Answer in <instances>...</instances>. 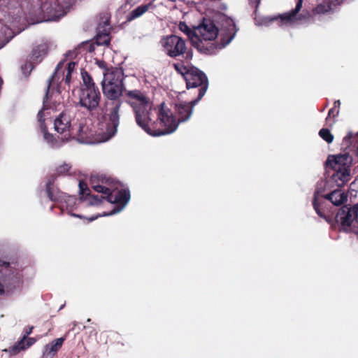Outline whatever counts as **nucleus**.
<instances>
[{
    "label": "nucleus",
    "instance_id": "28",
    "mask_svg": "<svg viewBox=\"0 0 358 358\" xmlns=\"http://www.w3.org/2000/svg\"><path fill=\"white\" fill-rule=\"evenodd\" d=\"M320 136L328 143H330L334 140V136L331 134L328 129H322L319 131Z\"/></svg>",
    "mask_w": 358,
    "mask_h": 358
},
{
    "label": "nucleus",
    "instance_id": "3",
    "mask_svg": "<svg viewBox=\"0 0 358 358\" xmlns=\"http://www.w3.org/2000/svg\"><path fill=\"white\" fill-rule=\"evenodd\" d=\"M220 43L215 42L219 35V29L215 23L210 19L204 18L199 24L196 27V36L199 39V43L202 48L194 46L199 52L213 55L217 50L222 49L229 44L237 32V29L234 20L226 15L220 17Z\"/></svg>",
    "mask_w": 358,
    "mask_h": 358
},
{
    "label": "nucleus",
    "instance_id": "12",
    "mask_svg": "<svg viewBox=\"0 0 358 358\" xmlns=\"http://www.w3.org/2000/svg\"><path fill=\"white\" fill-rule=\"evenodd\" d=\"M64 62L61 61L55 68L52 77L48 81L47 92L43 100V110H46V101L49 96L50 90H56L59 93L62 84H65Z\"/></svg>",
    "mask_w": 358,
    "mask_h": 358
},
{
    "label": "nucleus",
    "instance_id": "4",
    "mask_svg": "<svg viewBox=\"0 0 358 358\" xmlns=\"http://www.w3.org/2000/svg\"><path fill=\"white\" fill-rule=\"evenodd\" d=\"M352 157L345 152L336 155H331L327 158V166L334 170L330 181L335 183L336 189L324 196L335 206H340L347 201L348 195L340 189L352 178Z\"/></svg>",
    "mask_w": 358,
    "mask_h": 358
},
{
    "label": "nucleus",
    "instance_id": "34",
    "mask_svg": "<svg viewBox=\"0 0 358 358\" xmlns=\"http://www.w3.org/2000/svg\"><path fill=\"white\" fill-rule=\"evenodd\" d=\"M70 215H71V216H73V217H80V218H81V217H82V216H81V215H77V214H74V213H71Z\"/></svg>",
    "mask_w": 358,
    "mask_h": 358
},
{
    "label": "nucleus",
    "instance_id": "36",
    "mask_svg": "<svg viewBox=\"0 0 358 358\" xmlns=\"http://www.w3.org/2000/svg\"><path fill=\"white\" fill-rule=\"evenodd\" d=\"M1 83H2V80L0 79V85H1Z\"/></svg>",
    "mask_w": 358,
    "mask_h": 358
},
{
    "label": "nucleus",
    "instance_id": "2",
    "mask_svg": "<svg viewBox=\"0 0 358 358\" xmlns=\"http://www.w3.org/2000/svg\"><path fill=\"white\" fill-rule=\"evenodd\" d=\"M90 184L92 187L97 192L102 193L104 196H91L88 193L90 189L87 184L84 182H79V192L80 194V201L86 202L88 205H99L103 199L111 203L118 204V207L114 208L109 213L103 214H96L87 218L90 222H92L101 216H109L120 212L127 204L130 199V193L127 189H117L113 188V180L110 178L103 175L95 173L90 177Z\"/></svg>",
    "mask_w": 358,
    "mask_h": 358
},
{
    "label": "nucleus",
    "instance_id": "6",
    "mask_svg": "<svg viewBox=\"0 0 358 358\" xmlns=\"http://www.w3.org/2000/svg\"><path fill=\"white\" fill-rule=\"evenodd\" d=\"M80 113H73L69 111L62 112L54 122L57 132L64 134L68 138L78 135L82 141L88 136V128L85 126V120H80Z\"/></svg>",
    "mask_w": 358,
    "mask_h": 358
},
{
    "label": "nucleus",
    "instance_id": "30",
    "mask_svg": "<svg viewBox=\"0 0 358 358\" xmlns=\"http://www.w3.org/2000/svg\"><path fill=\"white\" fill-rule=\"evenodd\" d=\"M96 64L99 66V67L103 70V72H105L106 70L109 69V68L106 67V64L103 61H97Z\"/></svg>",
    "mask_w": 358,
    "mask_h": 358
},
{
    "label": "nucleus",
    "instance_id": "26",
    "mask_svg": "<svg viewBox=\"0 0 358 358\" xmlns=\"http://www.w3.org/2000/svg\"><path fill=\"white\" fill-rule=\"evenodd\" d=\"M110 37L108 33H100L98 32L96 43L98 45H106L110 43Z\"/></svg>",
    "mask_w": 358,
    "mask_h": 358
},
{
    "label": "nucleus",
    "instance_id": "21",
    "mask_svg": "<svg viewBox=\"0 0 358 358\" xmlns=\"http://www.w3.org/2000/svg\"><path fill=\"white\" fill-rule=\"evenodd\" d=\"M35 342V340L31 338H29L27 340H26V336H24V338L18 342L17 344L14 345L12 348L9 349V352L11 355H17L18 354L21 350H26L29 348L31 345H32Z\"/></svg>",
    "mask_w": 358,
    "mask_h": 358
},
{
    "label": "nucleus",
    "instance_id": "32",
    "mask_svg": "<svg viewBox=\"0 0 358 358\" xmlns=\"http://www.w3.org/2000/svg\"><path fill=\"white\" fill-rule=\"evenodd\" d=\"M250 3L255 5V8H257L260 3L261 0H250Z\"/></svg>",
    "mask_w": 358,
    "mask_h": 358
},
{
    "label": "nucleus",
    "instance_id": "22",
    "mask_svg": "<svg viewBox=\"0 0 358 358\" xmlns=\"http://www.w3.org/2000/svg\"><path fill=\"white\" fill-rule=\"evenodd\" d=\"M345 0H334L331 2L319 3L313 10L315 14H323L334 9V6L340 5Z\"/></svg>",
    "mask_w": 358,
    "mask_h": 358
},
{
    "label": "nucleus",
    "instance_id": "24",
    "mask_svg": "<svg viewBox=\"0 0 358 358\" xmlns=\"http://www.w3.org/2000/svg\"><path fill=\"white\" fill-rule=\"evenodd\" d=\"M151 5L143 4L138 6L136 8L134 9L131 12L129 13L127 15V20L131 21L136 18H138L143 15L145 12H147Z\"/></svg>",
    "mask_w": 358,
    "mask_h": 358
},
{
    "label": "nucleus",
    "instance_id": "25",
    "mask_svg": "<svg viewBox=\"0 0 358 358\" xmlns=\"http://www.w3.org/2000/svg\"><path fill=\"white\" fill-rule=\"evenodd\" d=\"M322 192L319 189H317L314 194V198L313 201V206L316 211L317 214L322 218L326 220V216L324 215L322 210L320 208V200L322 199Z\"/></svg>",
    "mask_w": 358,
    "mask_h": 358
},
{
    "label": "nucleus",
    "instance_id": "10",
    "mask_svg": "<svg viewBox=\"0 0 358 358\" xmlns=\"http://www.w3.org/2000/svg\"><path fill=\"white\" fill-rule=\"evenodd\" d=\"M302 7V0H298L295 8L291 10L290 12L285 13L279 16H266V17H255V24L257 26H268L273 21L279 20V25L282 26L283 24H292V23L301 20L303 19V14L298 15V13L300 11Z\"/></svg>",
    "mask_w": 358,
    "mask_h": 358
},
{
    "label": "nucleus",
    "instance_id": "18",
    "mask_svg": "<svg viewBox=\"0 0 358 358\" xmlns=\"http://www.w3.org/2000/svg\"><path fill=\"white\" fill-rule=\"evenodd\" d=\"M64 341L65 338L61 337L45 345L43 350L41 358H53L62 348Z\"/></svg>",
    "mask_w": 358,
    "mask_h": 358
},
{
    "label": "nucleus",
    "instance_id": "31",
    "mask_svg": "<svg viewBox=\"0 0 358 358\" xmlns=\"http://www.w3.org/2000/svg\"><path fill=\"white\" fill-rule=\"evenodd\" d=\"M339 113V110L338 109H336V108H331L328 113V117L331 116V115L333 116H336Z\"/></svg>",
    "mask_w": 358,
    "mask_h": 358
},
{
    "label": "nucleus",
    "instance_id": "14",
    "mask_svg": "<svg viewBox=\"0 0 358 358\" xmlns=\"http://www.w3.org/2000/svg\"><path fill=\"white\" fill-rule=\"evenodd\" d=\"M353 217L352 208L345 206L338 210L335 219L344 231H352L357 233L356 228L358 227V225Z\"/></svg>",
    "mask_w": 358,
    "mask_h": 358
},
{
    "label": "nucleus",
    "instance_id": "16",
    "mask_svg": "<svg viewBox=\"0 0 358 358\" xmlns=\"http://www.w3.org/2000/svg\"><path fill=\"white\" fill-rule=\"evenodd\" d=\"M199 101V99H195L191 102H182L180 101L176 103V113L178 116V121L184 122L188 120L193 113L194 106Z\"/></svg>",
    "mask_w": 358,
    "mask_h": 358
},
{
    "label": "nucleus",
    "instance_id": "19",
    "mask_svg": "<svg viewBox=\"0 0 358 358\" xmlns=\"http://www.w3.org/2000/svg\"><path fill=\"white\" fill-rule=\"evenodd\" d=\"M45 110H40L37 115L38 117V121L39 122V127L41 129V132L43 134L44 140L52 147H55V138L53 136L49 133L47 132L46 127L44 124L45 119L43 117L45 116Z\"/></svg>",
    "mask_w": 358,
    "mask_h": 358
},
{
    "label": "nucleus",
    "instance_id": "8",
    "mask_svg": "<svg viewBox=\"0 0 358 358\" xmlns=\"http://www.w3.org/2000/svg\"><path fill=\"white\" fill-rule=\"evenodd\" d=\"M174 66L176 69L183 76L187 89L200 87L196 99L200 100L204 96L208 88V83L206 76L196 68L187 70L185 67L180 64H174Z\"/></svg>",
    "mask_w": 358,
    "mask_h": 358
},
{
    "label": "nucleus",
    "instance_id": "23",
    "mask_svg": "<svg viewBox=\"0 0 358 358\" xmlns=\"http://www.w3.org/2000/svg\"><path fill=\"white\" fill-rule=\"evenodd\" d=\"M48 50V45L47 43H42L38 45L32 51L31 57V60L35 63L41 62L43 57L46 55Z\"/></svg>",
    "mask_w": 358,
    "mask_h": 358
},
{
    "label": "nucleus",
    "instance_id": "29",
    "mask_svg": "<svg viewBox=\"0 0 358 358\" xmlns=\"http://www.w3.org/2000/svg\"><path fill=\"white\" fill-rule=\"evenodd\" d=\"M70 168H71V166L69 164H64L57 167V173L58 175H64L69 172V171L70 170Z\"/></svg>",
    "mask_w": 358,
    "mask_h": 358
},
{
    "label": "nucleus",
    "instance_id": "35",
    "mask_svg": "<svg viewBox=\"0 0 358 358\" xmlns=\"http://www.w3.org/2000/svg\"><path fill=\"white\" fill-rule=\"evenodd\" d=\"M32 329H33V327H31V329H28V332H27V333H26V335H25L26 336H27V335H29V334H31Z\"/></svg>",
    "mask_w": 358,
    "mask_h": 358
},
{
    "label": "nucleus",
    "instance_id": "1",
    "mask_svg": "<svg viewBox=\"0 0 358 358\" xmlns=\"http://www.w3.org/2000/svg\"><path fill=\"white\" fill-rule=\"evenodd\" d=\"M127 95L136 122L146 133L159 136L172 134L177 129L179 122L164 103L155 108L150 99L140 90L129 91Z\"/></svg>",
    "mask_w": 358,
    "mask_h": 358
},
{
    "label": "nucleus",
    "instance_id": "7",
    "mask_svg": "<svg viewBox=\"0 0 358 358\" xmlns=\"http://www.w3.org/2000/svg\"><path fill=\"white\" fill-rule=\"evenodd\" d=\"M83 83L79 90L78 105L85 108L90 113L96 110L101 101V93L90 75L83 71L81 73Z\"/></svg>",
    "mask_w": 358,
    "mask_h": 358
},
{
    "label": "nucleus",
    "instance_id": "27",
    "mask_svg": "<svg viewBox=\"0 0 358 358\" xmlns=\"http://www.w3.org/2000/svg\"><path fill=\"white\" fill-rule=\"evenodd\" d=\"M76 65V62H71L68 64L67 67L66 69L64 68V71H65V73H66L65 74V84L67 85H69L71 82V74H72L73 71H74Z\"/></svg>",
    "mask_w": 358,
    "mask_h": 358
},
{
    "label": "nucleus",
    "instance_id": "11",
    "mask_svg": "<svg viewBox=\"0 0 358 358\" xmlns=\"http://www.w3.org/2000/svg\"><path fill=\"white\" fill-rule=\"evenodd\" d=\"M160 43L164 52L171 57L183 55L187 49L185 41L176 35H170L162 38Z\"/></svg>",
    "mask_w": 358,
    "mask_h": 358
},
{
    "label": "nucleus",
    "instance_id": "17",
    "mask_svg": "<svg viewBox=\"0 0 358 358\" xmlns=\"http://www.w3.org/2000/svg\"><path fill=\"white\" fill-rule=\"evenodd\" d=\"M103 78L101 81V85L109 83H119L124 84V71L122 69L117 67H110L109 69L102 72Z\"/></svg>",
    "mask_w": 358,
    "mask_h": 358
},
{
    "label": "nucleus",
    "instance_id": "9",
    "mask_svg": "<svg viewBox=\"0 0 358 358\" xmlns=\"http://www.w3.org/2000/svg\"><path fill=\"white\" fill-rule=\"evenodd\" d=\"M20 275L9 263L0 259V295L8 294L20 282Z\"/></svg>",
    "mask_w": 358,
    "mask_h": 358
},
{
    "label": "nucleus",
    "instance_id": "5",
    "mask_svg": "<svg viewBox=\"0 0 358 358\" xmlns=\"http://www.w3.org/2000/svg\"><path fill=\"white\" fill-rule=\"evenodd\" d=\"M110 81H107V84L101 85L102 91L104 96L111 101L108 103V122L106 123V130L101 131L99 133L100 136V142H105L110 140L117 131V127L120 124V108L122 106L123 102L120 99L124 92L125 96L127 97L126 102L128 103V95L127 92L130 90L125 89L124 84L119 83H109Z\"/></svg>",
    "mask_w": 358,
    "mask_h": 358
},
{
    "label": "nucleus",
    "instance_id": "15",
    "mask_svg": "<svg viewBox=\"0 0 358 358\" xmlns=\"http://www.w3.org/2000/svg\"><path fill=\"white\" fill-rule=\"evenodd\" d=\"M41 10L46 14L48 20L55 21L66 15L64 7L59 4L58 0H50L41 4Z\"/></svg>",
    "mask_w": 358,
    "mask_h": 358
},
{
    "label": "nucleus",
    "instance_id": "13",
    "mask_svg": "<svg viewBox=\"0 0 358 358\" xmlns=\"http://www.w3.org/2000/svg\"><path fill=\"white\" fill-rule=\"evenodd\" d=\"M54 179H50L46 183V192L48 197L51 201H60L64 203L65 206L62 205L60 208L64 210V208L67 210H71L76 204L77 199L73 196L67 195L60 191H55L52 185Z\"/></svg>",
    "mask_w": 358,
    "mask_h": 358
},
{
    "label": "nucleus",
    "instance_id": "33",
    "mask_svg": "<svg viewBox=\"0 0 358 358\" xmlns=\"http://www.w3.org/2000/svg\"><path fill=\"white\" fill-rule=\"evenodd\" d=\"M340 105H341V101L340 100H337L334 102V107L335 108H339L340 107Z\"/></svg>",
    "mask_w": 358,
    "mask_h": 358
},
{
    "label": "nucleus",
    "instance_id": "20",
    "mask_svg": "<svg viewBox=\"0 0 358 358\" xmlns=\"http://www.w3.org/2000/svg\"><path fill=\"white\" fill-rule=\"evenodd\" d=\"M179 29L185 33L189 38L192 45L194 46H199L200 48H202L201 45L198 44L199 39L196 36V27L193 29L189 28L187 24L184 22H180L179 24Z\"/></svg>",
    "mask_w": 358,
    "mask_h": 358
}]
</instances>
